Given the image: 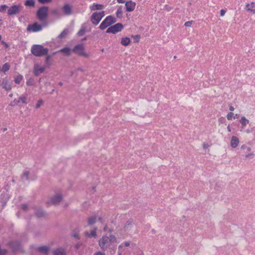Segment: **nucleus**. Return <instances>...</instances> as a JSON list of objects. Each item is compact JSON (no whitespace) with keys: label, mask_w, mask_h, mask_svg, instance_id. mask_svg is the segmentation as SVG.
<instances>
[{"label":"nucleus","mask_w":255,"mask_h":255,"mask_svg":"<svg viewBox=\"0 0 255 255\" xmlns=\"http://www.w3.org/2000/svg\"><path fill=\"white\" fill-rule=\"evenodd\" d=\"M22 79H23V76L21 75H19L14 78V82L17 84H19L20 83V82L22 81Z\"/></svg>","instance_id":"33"},{"label":"nucleus","mask_w":255,"mask_h":255,"mask_svg":"<svg viewBox=\"0 0 255 255\" xmlns=\"http://www.w3.org/2000/svg\"><path fill=\"white\" fill-rule=\"evenodd\" d=\"M240 123L243 127H245L249 124V121L246 119L245 117H242L241 119Z\"/></svg>","instance_id":"31"},{"label":"nucleus","mask_w":255,"mask_h":255,"mask_svg":"<svg viewBox=\"0 0 255 255\" xmlns=\"http://www.w3.org/2000/svg\"><path fill=\"white\" fill-rule=\"evenodd\" d=\"M52 253L53 255H66L65 250L62 248H59L53 250Z\"/></svg>","instance_id":"21"},{"label":"nucleus","mask_w":255,"mask_h":255,"mask_svg":"<svg viewBox=\"0 0 255 255\" xmlns=\"http://www.w3.org/2000/svg\"><path fill=\"white\" fill-rule=\"evenodd\" d=\"M210 146V145L208 144H206V143H204L203 144V147L204 149H206V148H208Z\"/></svg>","instance_id":"49"},{"label":"nucleus","mask_w":255,"mask_h":255,"mask_svg":"<svg viewBox=\"0 0 255 255\" xmlns=\"http://www.w3.org/2000/svg\"><path fill=\"white\" fill-rule=\"evenodd\" d=\"M123 15V10L122 7H120L118 8L117 12H116V15L119 18H121L122 17Z\"/></svg>","instance_id":"35"},{"label":"nucleus","mask_w":255,"mask_h":255,"mask_svg":"<svg viewBox=\"0 0 255 255\" xmlns=\"http://www.w3.org/2000/svg\"><path fill=\"white\" fill-rule=\"evenodd\" d=\"M238 118V115L236 114L234 117V119H236V118Z\"/></svg>","instance_id":"64"},{"label":"nucleus","mask_w":255,"mask_h":255,"mask_svg":"<svg viewBox=\"0 0 255 255\" xmlns=\"http://www.w3.org/2000/svg\"><path fill=\"white\" fill-rule=\"evenodd\" d=\"M124 28L123 25L121 23H118L113 26L109 27L106 30L107 33L116 34L121 31Z\"/></svg>","instance_id":"8"},{"label":"nucleus","mask_w":255,"mask_h":255,"mask_svg":"<svg viewBox=\"0 0 255 255\" xmlns=\"http://www.w3.org/2000/svg\"><path fill=\"white\" fill-rule=\"evenodd\" d=\"M1 87L6 91H10L11 89V86L8 80L4 78L1 83Z\"/></svg>","instance_id":"18"},{"label":"nucleus","mask_w":255,"mask_h":255,"mask_svg":"<svg viewBox=\"0 0 255 255\" xmlns=\"http://www.w3.org/2000/svg\"><path fill=\"white\" fill-rule=\"evenodd\" d=\"M31 52L33 55L37 57H41L47 55L48 49L44 48L41 45L35 44L32 46Z\"/></svg>","instance_id":"2"},{"label":"nucleus","mask_w":255,"mask_h":255,"mask_svg":"<svg viewBox=\"0 0 255 255\" xmlns=\"http://www.w3.org/2000/svg\"><path fill=\"white\" fill-rule=\"evenodd\" d=\"M123 244L120 245L119 247H118V249H119V250H120L121 251V250L123 249Z\"/></svg>","instance_id":"54"},{"label":"nucleus","mask_w":255,"mask_h":255,"mask_svg":"<svg viewBox=\"0 0 255 255\" xmlns=\"http://www.w3.org/2000/svg\"><path fill=\"white\" fill-rule=\"evenodd\" d=\"M118 255H122V252L121 251L119 250L118 252Z\"/></svg>","instance_id":"60"},{"label":"nucleus","mask_w":255,"mask_h":255,"mask_svg":"<svg viewBox=\"0 0 255 255\" xmlns=\"http://www.w3.org/2000/svg\"><path fill=\"white\" fill-rule=\"evenodd\" d=\"M105 16V11L94 12L91 17V22L95 25L99 24L102 18Z\"/></svg>","instance_id":"5"},{"label":"nucleus","mask_w":255,"mask_h":255,"mask_svg":"<svg viewBox=\"0 0 255 255\" xmlns=\"http://www.w3.org/2000/svg\"><path fill=\"white\" fill-rule=\"evenodd\" d=\"M239 143V138L236 136H233L231 137V146L232 148H235L238 146Z\"/></svg>","instance_id":"20"},{"label":"nucleus","mask_w":255,"mask_h":255,"mask_svg":"<svg viewBox=\"0 0 255 255\" xmlns=\"http://www.w3.org/2000/svg\"><path fill=\"white\" fill-rule=\"evenodd\" d=\"M7 7V6L6 5H1L0 6V11H4Z\"/></svg>","instance_id":"43"},{"label":"nucleus","mask_w":255,"mask_h":255,"mask_svg":"<svg viewBox=\"0 0 255 255\" xmlns=\"http://www.w3.org/2000/svg\"><path fill=\"white\" fill-rule=\"evenodd\" d=\"M69 30L67 29H65L59 35L58 38L62 39L65 38L68 34Z\"/></svg>","instance_id":"29"},{"label":"nucleus","mask_w":255,"mask_h":255,"mask_svg":"<svg viewBox=\"0 0 255 255\" xmlns=\"http://www.w3.org/2000/svg\"><path fill=\"white\" fill-rule=\"evenodd\" d=\"M97 217L96 216H91L88 219V225H92L94 224L96 222Z\"/></svg>","instance_id":"26"},{"label":"nucleus","mask_w":255,"mask_h":255,"mask_svg":"<svg viewBox=\"0 0 255 255\" xmlns=\"http://www.w3.org/2000/svg\"><path fill=\"white\" fill-rule=\"evenodd\" d=\"M117 242V239L115 236L110 234L109 236H103L99 241L98 244L103 251L109 250L110 252L115 253L116 250V243Z\"/></svg>","instance_id":"1"},{"label":"nucleus","mask_w":255,"mask_h":255,"mask_svg":"<svg viewBox=\"0 0 255 255\" xmlns=\"http://www.w3.org/2000/svg\"><path fill=\"white\" fill-rule=\"evenodd\" d=\"M97 230V228H95L94 230H93L90 233L86 231L85 232V235L86 236L88 237L89 238H96L97 237V232L96 231Z\"/></svg>","instance_id":"25"},{"label":"nucleus","mask_w":255,"mask_h":255,"mask_svg":"<svg viewBox=\"0 0 255 255\" xmlns=\"http://www.w3.org/2000/svg\"><path fill=\"white\" fill-rule=\"evenodd\" d=\"M50 201H47L46 204L49 205L52 204L54 205H58L63 199V196L62 194L57 193L53 196H51L50 198Z\"/></svg>","instance_id":"9"},{"label":"nucleus","mask_w":255,"mask_h":255,"mask_svg":"<svg viewBox=\"0 0 255 255\" xmlns=\"http://www.w3.org/2000/svg\"><path fill=\"white\" fill-rule=\"evenodd\" d=\"M99 221L100 222L102 223V222H103V219H102V218L101 217H99Z\"/></svg>","instance_id":"59"},{"label":"nucleus","mask_w":255,"mask_h":255,"mask_svg":"<svg viewBox=\"0 0 255 255\" xmlns=\"http://www.w3.org/2000/svg\"><path fill=\"white\" fill-rule=\"evenodd\" d=\"M72 236L75 238H77V239H79L80 238L79 235V234L77 233H74Z\"/></svg>","instance_id":"48"},{"label":"nucleus","mask_w":255,"mask_h":255,"mask_svg":"<svg viewBox=\"0 0 255 255\" xmlns=\"http://www.w3.org/2000/svg\"><path fill=\"white\" fill-rule=\"evenodd\" d=\"M226 13V11L224 9H222L220 11V14L221 16H223Z\"/></svg>","instance_id":"50"},{"label":"nucleus","mask_w":255,"mask_h":255,"mask_svg":"<svg viewBox=\"0 0 255 255\" xmlns=\"http://www.w3.org/2000/svg\"><path fill=\"white\" fill-rule=\"evenodd\" d=\"M19 100L21 101L24 104H27V98L25 97H20Z\"/></svg>","instance_id":"38"},{"label":"nucleus","mask_w":255,"mask_h":255,"mask_svg":"<svg viewBox=\"0 0 255 255\" xmlns=\"http://www.w3.org/2000/svg\"><path fill=\"white\" fill-rule=\"evenodd\" d=\"M19 102V100L18 101H16V100H14L13 102V103H14V104H17Z\"/></svg>","instance_id":"57"},{"label":"nucleus","mask_w":255,"mask_h":255,"mask_svg":"<svg viewBox=\"0 0 255 255\" xmlns=\"http://www.w3.org/2000/svg\"><path fill=\"white\" fill-rule=\"evenodd\" d=\"M139 38L140 35H135V36H134V38L137 39L136 42H138Z\"/></svg>","instance_id":"51"},{"label":"nucleus","mask_w":255,"mask_h":255,"mask_svg":"<svg viewBox=\"0 0 255 255\" xmlns=\"http://www.w3.org/2000/svg\"><path fill=\"white\" fill-rule=\"evenodd\" d=\"M42 104H43V101H42L41 99L39 100L38 101V102H37V103L36 105L35 108H36V109L39 108L41 106V105Z\"/></svg>","instance_id":"37"},{"label":"nucleus","mask_w":255,"mask_h":255,"mask_svg":"<svg viewBox=\"0 0 255 255\" xmlns=\"http://www.w3.org/2000/svg\"><path fill=\"white\" fill-rule=\"evenodd\" d=\"M48 7L47 6L40 7L37 11V16L39 20H45L48 16Z\"/></svg>","instance_id":"6"},{"label":"nucleus","mask_w":255,"mask_h":255,"mask_svg":"<svg viewBox=\"0 0 255 255\" xmlns=\"http://www.w3.org/2000/svg\"><path fill=\"white\" fill-rule=\"evenodd\" d=\"M227 129H228V130L230 132L231 131V128L230 127V126H228V127H227Z\"/></svg>","instance_id":"58"},{"label":"nucleus","mask_w":255,"mask_h":255,"mask_svg":"<svg viewBox=\"0 0 255 255\" xmlns=\"http://www.w3.org/2000/svg\"><path fill=\"white\" fill-rule=\"evenodd\" d=\"M22 6L20 5H14L10 7L7 11V14L9 15H12L18 13Z\"/></svg>","instance_id":"11"},{"label":"nucleus","mask_w":255,"mask_h":255,"mask_svg":"<svg viewBox=\"0 0 255 255\" xmlns=\"http://www.w3.org/2000/svg\"><path fill=\"white\" fill-rule=\"evenodd\" d=\"M130 42V40L128 37L123 38L121 40V44L124 46H128Z\"/></svg>","instance_id":"28"},{"label":"nucleus","mask_w":255,"mask_h":255,"mask_svg":"<svg viewBox=\"0 0 255 255\" xmlns=\"http://www.w3.org/2000/svg\"><path fill=\"white\" fill-rule=\"evenodd\" d=\"M62 10L64 14L69 15L72 13V7L70 4L66 3L62 7Z\"/></svg>","instance_id":"15"},{"label":"nucleus","mask_w":255,"mask_h":255,"mask_svg":"<svg viewBox=\"0 0 255 255\" xmlns=\"http://www.w3.org/2000/svg\"><path fill=\"white\" fill-rule=\"evenodd\" d=\"M38 1L41 3L44 4L51 2L52 0H38Z\"/></svg>","instance_id":"40"},{"label":"nucleus","mask_w":255,"mask_h":255,"mask_svg":"<svg viewBox=\"0 0 255 255\" xmlns=\"http://www.w3.org/2000/svg\"><path fill=\"white\" fill-rule=\"evenodd\" d=\"M26 83L27 86H32L34 84V80L32 78H29Z\"/></svg>","instance_id":"36"},{"label":"nucleus","mask_w":255,"mask_h":255,"mask_svg":"<svg viewBox=\"0 0 255 255\" xmlns=\"http://www.w3.org/2000/svg\"><path fill=\"white\" fill-rule=\"evenodd\" d=\"M7 252V251L6 250H1L0 249V255H5Z\"/></svg>","instance_id":"42"},{"label":"nucleus","mask_w":255,"mask_h":255,"mask_svg":"<svg viewBox=\"0 0 255 255\" xmlns=\"http://www.w3.org/2000/svg\"><path fill=\"white\" fill-rule=\"evenodd\" d=\"M45 69L44 66L40 67L38 64H34L33 69H34V74L36 76H38L41 73H43Z\"/></svg>","instance_id":"13"},{"label":"nucleus","mask_w":255,"mask_h":255,"mask_svg":"<svg viewBox=\"0 0 255 255\" xmlns=\"http://www.w3.org/2000/svg\"><path fill=\"white\" fill-rule=\"evenodd\" d=\"M107 226H106L104 227V228L103 230H104V231H106L107 230Z\"/></svg>","instance_id":"61"},{"label":"nucleus","mask_w":255,"mask_h":255,"mask_svg":"<svg viewBox=\"0 0 255 255\" xmlns=\"http://www.w3.org/2000/svg\"><path fill=\"white\" fill-rule=\"evenodd\" d=\"M192 23V21H188L185 23L184 25L187 27L190 26Z\"/></svg>","instance_id":"44"},{"label":"nucleus","mask_w":255,"mask_h":255,"mask_svg":"<svg viewBox=\"0 0 255 255\" xmlns=\"http://www.w3.org/2000/svg\"><path fill=\"white\" fill-rule=\"evenodd\" d=\"M135 229V224L131 219H129L123 227L124 232H132Z\"/></svg>","instance_id":"10"},{"label":"nucleus","mask_w":255,"mask_h":255,"mask_svg":"<svg viewBox=\"0 0 255 255\" xmlns=\"http://www.w3.org/2000/svg\"><path fill=\"white\" fill-rule=\"evenodd\" d=\"M126 10L128 12L132 11L135 6V3L131 1H127L126 3Z\"/></svg>","instance_id":"16"},{"label":"nucleus","mask_w":255,"mask_h":255,"mask_svg":"<svg viewBox=\"0 0 255 255\" xmlns=\"http://www.w3.org/2000/svg\"><path fill=\"white\" fill-rule=\"evenodd\" d=\"M86 32V27L85 26H82L80 29L77 33V35L79 36L83 35Z\"/></svg>","instance_id":"32"},{"label":"nucleus","mask_w":255,"mask_h":255,"mask_svg":"<svg viewBox=\"0 0 255 255\" xmlns=\"http://www.w3.org/2000/svg\"><path fill=\"white\" fill-rule=\"evenodd\" d=\"M37 250L39 253L46 255L50 251V247L47 246H40L37 248Z\"/></svg>","instance_id":"17"},{"label":"nucleus","mask_w":255,"mask_h":255,"mask_svg":"<svg viewBox=\"0 0 255 255\" xmlns=\"http://www.w3.org/2000/svg\"><path fill=\"white\" fill-rule=\"evenodd\" d=\"M34 0H26L24 2V5L27 6H35Z\"/></svg>","instance_id":"30"},{"label":"nucleus","mask_w":255,"mask_h":255,"mask_svg":"<svg viewBox=\"0 0 255 255\" xmlns=\"http://www.w3.org/2000/svg\"><path fill=\"white\" fill-rule=\"evenodd\" d=\"M123 244V245L124 244L125 246H126V247H128L130 245L129 243V242H125V243H124Z\"/></svg>","instance_id":"52"},{"label":"nucleus","mask_w":255,"mask_h":255,"mask_svg":"<svg viewBox=\"0 0 255 255\" xmlns=\"http://www.w3.org/2000/svg\"><path fill=\"white\" fill-rule=\"evenodd\" d=\"M104 8V6L101 4L94 3L90 6L91 10H102Z\"/></svg>","instance_id":"22"},{"label":"nucleus","mask_w":255,"mask_h":255,"mask_svg":"<svg viewBox=\"0 0 255 255\" xmlns=\"http://www.w3.org/2000/svg\"><path fill=\"white\" fill-rule=\"evenodd\" d=\"M52 13L53 14H57L58 13V10H53L52 11Z\"/></svg>","instance_id":"53"},{"label":"nucleus","mask_w":255,"mask_h":255,"mask_svg":"<svg viewBox=\"0 0 255 255\" xmlns=\"http://www.w3.org/2000/svg\"><path fill=\"white\" fill-rule=\"evenodd\" d=\"M9 65L7 63H6L2 66L1 71L5 73V72L7 71L9 69Z\"/></svg>","instance_id":"34"},{"label":"nucleus","mask_w":255,"mask_h":255,"mask_svg":"<svg viewBox=\"0 0 255 255\" xmlns=\"http://www.w3.org/2000/svg\"><path fill=\"white\" fill-rule=\"evenodd\" d=\"M42 29V27L40 24H38L37 22H35L32 25H28L27 28V30H31L33 32H37L41 30Z\"/></svg>","instance_id":"12"},{"label":"nucleus","mask_w":255,"mask_h":255,"mask_svg":"<svg viewBox=\"0 0 255 255\" xmlns=\"http://www.w3.org/2000/svg\"><path fill=\"white\" fill-rule=\"evenodd\" d=\"M78 70H80V71H83V70L82 69H81V68H78Z\"/></svg>","instance_id":"63"},{"label":"nucleus","mask_w":255,"mask_h":255,"mask_svg":"<svg viewBox=\"0 0 255 255\" xmlns=\"http://www.w3.org/2000/svg\"><path fill=\"white\" fill-rule=\"evenodd\" d=\"M73 51L80 56H83L85 58H89L90 56V54L87 53L85 51V47L82 44H77L74 46Z\"/></svg>","instance_id":"3"},{"label":"nucleus","mask_w":255,"mask_h":255,"mask_svg":"<svg viewBox=\"0 0 255 255\" xmlns=\"http://www.w3.org/2000/svg\"><path fill=\"white\" fill-rule=\"evenodd\" d=\"M246 9L248 11H250L253 13H255V2H252L246 5Z\"/></svg>","instance_id":"23"},{"label":"nucleus","mask_w":255,"mask_h":255,"mask_svg":"<svg viewBox=\"0 0 255 255\" xmlns=\"http://www.w3.org/2000/svg\"><path fill=\"white\" fill-rule=\"evenodd\" d=\"M45 55L46 56L45 61L47 63H48L49 62V59L50 58V55H49L48 53H47V55Z\"/></svg>","instance_id":"46"},{"label":"nucleus","mask_w":255,"mask_h":255,"mask_svg":"<svg viewBox=\"0 0 255 255\" xmlns=\"http://www.w3.org/2000/svg\"><path fill=\"white\" fill-rule=\"evenodd\" d=\"M117 21L116 18L112 15L108 16L101 23L99 28L104 30Z\"/></svg>","instance_id":"4"},{"label":"nucleus","mask_w":255,"mask_h":255,"mask_svg":"<svg viewBox=\"0 0 255 255\" xmlns=\"http://www.w3.org/2000/svg\"><path fill=\"white\" fill-rule=\"evenodd\" d=\"M229 109H230V110L231 111H234V110H235L233 106H231L229 107Z\"/></svg>","instance_id":"56"},{"label":"nucleus","mask_w":255,"mask_h":255,"mask_svg":"<svg viewBox=\"0 0 255 255\" xmlns=\"http://www.w3.org/2000/svg\"><path fill=\"white\" fill-rule=\"evenodd\" d=\"M72 50L69 47H64L61 49L58 52L63 53L65 55L69 56L71 54Z\"/></svg>","instance_id":"24"},{"label":"nucleus","mask_w":255,"mask_h":255,"mask_svg":"<svg viewBox=\"0 0 255 255\" xmlns=\"http://www.w3.org/2000/svg\"><path fill=\"white\" fill-rule=\"evenodd\" d=\"M29 174H30L29 171H28V170L24 171L21 175V179H23L24 178H25L26 180L29 181Z\"/></svg>","instance_id":"27"},{"label":"nucleus","mask_w":255,"mask_h":255,"mask_svg":"<svg viewBox=\"0 0 255 255\" xmlns=\"http://www.w3.org/2000/svg\"><path fill=\"white\" fill-rule=\"evenodd\" d=\"M58 84L60 86H62L63 85V83L61 82H60Z\"/></svg>","instance_id":"62"},{"label":"nucleus","mask_w":255,"mask_h":255,"mask_svg":"<svg viewBox=\"0 0 255 255\" xmlns=\"http://www.w3.org/2000/svg\"><path fill=\"white\" fill-rule=\"evenodd\" d=\"M35 215L37 218H42L46 216V212L41 208H38L36 209Z\"/></svg>","instance_id":"19"},{"label":"nucleus","mask_w":255,"mask_h":255,"mask_svg":"<svg viewBox=\"0 0 255 255\" xmlns=\"http://www.w3.org/2000/svg\"><path fill=\"white\" fill-rule=\"evenodd\" d=\"M82 245L83 244L81 242H78L75 245V248L76 250H78L82 246Z\"/></svg>","instance_id":"41"},{"label":"nucleus","mask_w":255,"mask_h":255,"mask_svg":"<svg viewBox=\"0 0 255 255\" xmlns=\"http://www.w3.org/2000/svg\"><path fill=\"white\" fill-rule=\"evenodd\" d=\"M234 115V113L232 112H230L228 114L227 116V118L228 120H231L232 119L233 116Z\"/></svg>","instance_id":"39"},{"label":"nucleus","mask_w":255,"mask_h":255,"mask_svg":"<svg viewBox=\"0 0 255 255\" xmlns=\"http://www.w3.org/2000/svg\"><path fill=\"white\" fill-rule=\"evenodd\" d=\"M94 255H106L105 253L101 252H97L94 254Z\"/></svg>","instance_id":"47"},{"label":"nucleus","mask_w":255,"mask_h":255,"mask_svg":"<svg viewBox=\"0 0 255 255\" xmlns=\"http://www.w3.org/2000/svg\"><path fill=\"white\" fill-rule=\"evenodd\" d=\"M241 152L244 154L246 158L253 157L255 156L254 152H251L252 148L250 146H248L247 144H244L240 147Z\"/></svg>","instance_id":"7"},{"label":"nucleus","mask_w":255,"mask_h":255,"mask_svg":"<svg viewBox=\"0 0 255 255\" xmlns=\"http://www.w3.org/2000/svg\"><path fill=\"white\" fill-rule=\"evenodd\" d=\"M21 209L26 211L27 209V205L26 204H23L21 205Z\"/></svg>","instance_id":"45"},{"label":"nucleus","mask_w":255,"mask_h":255,"mask_svg":"<svg viewBox=\"0 0 255 255\" xmlns=\"http://www.w3.org/2000/svg\"><path fill=\"white\" fill-rule=\"evenodd\" d=\"M117 0L120 3H123L125 2L124 0Z\"/></svg>","instance_id":"55"},{"label":"nucleus","mask_w":255,"mask_h":255,"mask_svg":"<svg viewBox=\"0 0 255 255\" xmlns=\"http://www.w3.org/2000/svg\"><path fill=\"white\" fill-rule=\"evenodd\" d=\"M8 245L13 251L19 250L21 247L20 243L17 241L9 242Z\"/></svg>","instance_id":"14"}]
</instances>
